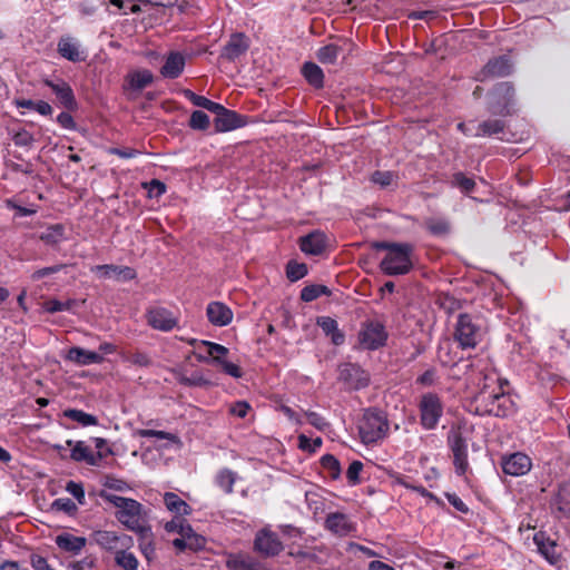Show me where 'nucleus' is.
<instances>
[{
    "mask_svg": "<svg viewBox=\"0 0 570 570\" xmlns=\"http://www.w3.org/2000/svg\"><path fill=\"white\" fill-rule=\"evenodd\" d=\"M86 542V538L76 537L68 532H63L56 537V544L58 548L73 554L79 553L85 548Z\"/></svg>",
    "mask_w": 570,
    "mask_h": 570,
    "instance_id": "nucleus-30",
    "label": "nucleus"
},
{
    "mask_svg": "<svg viewBox=\"0 0 570 570\" xmlns=\"http://www.w3.org/2000/svg\"><path fill=\"white\" fill-rule=\"evenodd\" d=\"M302 71L307 82L314 88L320 89L324 86L323 70L316 63L305 62Z\"/></svg>",
    "mask_w": 570,
    "mask_h": 570,
    "instance_id": "nucleus-34",
    "label": "nucleus"
},
{
    "mask_svg": "<svg viewBox=\"0 0 570 570\" xmlns=\"http://www.w3.org/2000/svg\"><path fill=\"white\" fill-rule=\"evenodd\" d=\"M180 382L187 386H206L209 381L199 373H194L188 377H183Z\"/></svg>",
    "mask_w": 570,
    "mask_h": 570,
    "instance_id": "nucleus-59",
    "label": "nucleus"
},
{
    "mask_svg": "<svg viewBox=\"0 0 570 570\" xmlns=\"http://www.w3.org/2000/svg\"><path fill=\"white\" fill-rule=\"evenodd\" d=\"M451 185L458 187L462 193L469 194L475 187V181L473 178L465 176L463 173L459 171L453 174Z\"/></svg>",
    "mask_w": 570,
    "mask_h": 570,
    "instance_id": "nucleus-49",
    "label": "nucleus"
},
{
    "mask_svg": "<svg viewBox=\"0 0 570 570\" xmlns=\"http://www.w3.org/2000/svg\"><path fill=\"white\" fill-rule=\"evenodd\" d=\"M454 340L462 348H473L482 340V328L472 315L460 314L454 330Z\"/></svg>",
    "mask_w": 570,
    "mask_h": 570,
    "instance_id": "nucleus-8",
    "label": "nucleus"
},
{
    "mask_svg": "<svg viewBox=\"0 0 570 570\" xmlns=\"http://www.w3.org/2000/svg\"><path fill=\"white\" fill-rule=\"evenodd\" d=\"M45 85L51 89L59 102L68 110L77 108V101L72 88L65 80H45Z\"/></svg>",
    "mask_w": 570,
    "mask_h": 570,
    "instance_id": "nucleus-26",
    "label": "nucleus"
},
{
    "mask_svg": "<svg viewBox=\"0 0 570 570\" xmlns=\"http://www.w3.org/2000/svg\"><path fill=\"white\" fill-rule=\"evenodd\" d=\"M307 265L305 263H297L289 261L286 265V276L291 282H297L307 275Z\"/></svg>",
    "mask_w": 570,
    "mask_h": 570,
    "instance_id": "nucleus-47",
    "label": "nucleus"
},
{
    "mask_svg": "<svg viewBox=\"0 0 570 570\" xmlns=\"http://www.w3.org/2000/svg\"><path fill=\"white\" fill-rule=\"evenodd\" d=\"M330 294H331V291L326 286L318 285V284H312V285L305 286L301 291V299L303 302H312L322 295H330Z\"/></svg>",
    "mask_w": 570,
    "mask_h": 570,
    "instance_id": "nucleus-45",
    "label": "nucleus"
},
{
    "mask_svg": "<svg viewBox=\"0 0 570 570\" xmlns=\"http://www.w3.org/2000/svg\"><path fill=\"white\" fill-rule=\"evenodd\" d=\"M200 344L207 347L208 355L213 358L214 362L219 364L222 361H224L223 357L228 354V348L218 343L202 341Z\"/></svg>",
    "mask_w": 570,
    "mask_h": 570,
    "instance_id": "nucleus-51",
    "label": "nucleus"
},
{
    "mask_svg": "<svg viewBox=\"0 0 570 570\" xmlns=\"http://www.w3.org/2000/svg\"><path fill=\"white\" fill-rule=\"evenodd\" d=\"M322 466L328 472L330 476L334 480L341 475L340 461L332 454H325L321 458Z\"/></svg>",
    "mask_w": 570,
    "mask_h": 570,
    "instance_id": "nucleus-50",
    "label": "nucleus"
},
{
    "mask_svg": "<svg viewBox=\"0 0 570 570\" xmlns=\"http://www.w3.org/2000/svg\"><path fill=\"white\" fill-rule=\"evenodd\" d=\"M305 415L308 423L320 431H325L330 426V423L325 420V417L316 412L307 411L305 412Z\"/></svg>",
    "mask_w": 570,
    "mask_h": 570,
    "instance_id": "nucleus-55",
    "label": "nucleus"
},
{
    "mask_svg": "<svg viewBox=\"0 0 570 570\" xmlns=\"http://www.w3.org/2000/svg\"><path fill=\"white\" fill-rule=\"evenodd\" d=\"M328 236L320 230H313L297 240L298 247L307 256H321L328 247Z\"/></svg>",
    "mask_w": 570,
    "mask_h": 570,
    "instance_id": "nucleus-17",
    "label": "nucleus"
},
{
    "mask_svg": "<svg viewBox=\"0 0 570 570\" xmlns=\"http://www.w3.org/2000/svg\"><path fill=\"white\" fill-rule=\"evenodd\" d=\"M250 40L243 32L233 33L226 45L223 47L220 58L228 61H235L240 56L245 55L249 49Z\"/></svg>",
    "mask_w": 570,
    "mask_h": 570,
    "instance_id": "nucleus-20",
    "label": "nucleus"
},
{
    "mask_svg": "<svg viewBox=\"0 0 570 570\" xmlns=\"http://www.w3.org/2000/svg\"><path fill=\"white\" fill-rule=\"evenodd\" d=\"M165 530L167 532L179 533L181 537L194 535V531L190 524L183 517L179 515H176L175 518H173V520L167 522L165 524Z\"/></svg>",
    "mask_w": 570,
    "mask_h": 570,
    "instance_id": "nucleus-40",
    "label": "nucleus"
},
{
    "mask_svg": "<svg viewBox=\"0 0 570 570\" xmlns=\"http://www.w3.org/2000/svg\"><path fill=\"white\" fill-rule=\"evenodd\" d=\"M208 322L217 327H224L232 323L233 311L222 302H210L206 307Z\"/></svg>",
    "mask_w": 570,
    "mask_h": 570,
    "instance_id": "nucleus-24",
    "label": "nucleus"
},
{
    "mask_svg": "<svg viewBox=\"0 0 570 570\" xmlns=\"http://www.w3.org/2000/svg\"><path fill=\"white\" fill-rule=\"evenodd\" d=\"M504 121L500 119H489L478 125L475 137H490L504 130Z\"/></svg>",
    "mask_w": 570,
    "mask_h": 570,
    "instance_id": "nucleus-35",
    "label": "nucleus"
},
{
    "mask_svg": "<svg viewBox=\"0 0 570 570\" xmlns=\"http://www.w3.org/2000/svg\"><path fill=\"white\" fill-rule=\"evenodd\" d=\"M317 325L322 328L326 336L331 337V341L335 345L344 343L345 336L338 328L336 320L330 316H321L317 318Z\"/></svg>",
    "mask_w": 570,
    "mask_h": 570,
    "instance_id": "nucleus-31",
    "label": "nucleus"
},
{
    "mask_svg": "<svg viewBox=\"0 0 570 570\" xmlns=\"http://www.w3.org/2000/svg\"><path fill=\"white\" fill-rule=\"evenodd\" d=\"M91 272L99 274L104 278L115 277L124 282L132 281L137 277V273L132 267L114 264L96 265L91 268Z\"/></svg>",
    "mask_w": 570,
    "mask_h": 570,
    "instance_id": "nucleus-25",
    "label": "nucleus"
},
{
    "mask_svg": "<svg viewBox=\"0 0 570 570\" xmlns=\"http://www.w3.org/2000/svg\"><path fill=\"white\" fill-rule=\"evenodd\" d=\"M338 380L352 390L363 389L370 382L368 374L354 363H343L338 366Z\"/></svg>",
    "mask_w": 570,
    "mask_h": 570,
    "instance_id": "nucleus-16",
    "label": "nucleus"
},
{
    "mask_svg": "<svg viewBox=\"0 0 570 570\" xmlns=\"http://www.w3.org/2000/svg\"><path fill=\"white\" fill-rule=\"evenodd\" d=\"M363 466H364L363 463L358 460H355L350 464V466L346 471V479H347L348 484L356 485V484L361 483L360 474L363 470Z\"/></svg>",
    "mask_w": 570,
    "mask_h": 570,
    "instance_id": "nucleus-52",
    "label": "nucleus"
},
{
    "mask_svg": "<svg viewBox=\"0 0 570 570\" xmlns=\"http://www.w3.org/2000/svg\"><path fill=\"white\" fill-rule=\"evenodd\" d=\"M395 174L393 171H390V170H386V171H381V170H376L372 174L371 176V180L376 184V185H380L381 187H387L390 186L393 180L395 179Z\"/></svg>",
    "mask_w": 570,
    "mask_h": 570,
    "instance_id": "nucleus-54",
    "label": "nucleus"
},
{
    "mask_svg": "<svg viewBox=\"0 0 570 570\" xmlns=\"http://www.w3.org/2000/svg\"><path fill=\"white\" fill-rule=\"evenodd\" d=\"M57 122L65 129L75 130L77 125L73 117L66 111L60 112L57 116Z\"/></svg>",
    "mask_w": 570,
    "mask_h": 570,
    "instance_id": "nucleus-62",
    "label": "nucleus"
},
{
    "mask_svg": "<svg viewBox=\"0 0 570 570\" xmlns=\"http://www.w3.org/2000/svg\"><path fill=\"white\" fill-rule=\"evenodd\" d=\"M324 528L337 537H347L356 531V523L345 513L332 512L327 514Z\"/></svg>",
    "mask_w": 570,
    "mask_h": 570,
    "instance_id": "nucleus-19",
    "label": "nucleus"
},
{
    "mask_svg": "<svg viewBox=\"0 0 570 570\" xmlns=\"http://www.w3.org/2000/svg\"><path fill=\"white\" fill-rule=\"evenodd\" d=\"M514 88L510 82H500L491 91V101L489 104V111L499 115L508 116L511 114L513 105Z\"/></svg>",
    "mask_w": 570,
    "mask_h": 570,
    "instance_id": "nucleus-10",
    "label": "nucleus"
},
{
    "mask_svg": "<svg viewBox=\"0 0 570 570\" xmlns=\"http://www.w3.org/2000/svg\"><path fill=\"white\" fill-rule=\"evenodd\" d=\"M146 320L150 327L161 332H170L178 324V318L173 312L161 306L149 307L146 312Z\"/></svg>",
    "mask_w": 570,
    "mask_h": 570,
    "instance_id": "nucleus-18",
    "label": "nucleus"
},
{
    "mask_svg": "<svg viewBox=\"0 0 570 570\" xmlns=\"http://www.w3.org/2000/svg\"><path fill=\"white\" fill-rule=\"evenodd\" d=\"M71 307V302H60L57 299H51L46 303V311L49 313H57L62 311H68Z\"/></svg>",
    "mask_w": 570,
    "mask_h": 570,
    "instance_id": "nucleus-61",
    "label": "nucleus"
},
{
    "mask_svg": "<svg viewBox=\"0 0 570 570\" xmlns=\"http://www.w3.org/2000/svg\"><path fill=\"white\" fill-rule=\"evenodd\" d=\"M502 471L511 476H523L532 469L531 458L523 452H514L501 456Z\"/></svg>",
    "mask_w": 570,
    "mask_h": 570,
    "instance_id": "nucleus-15",
    "label": "nucleus"
},
{
    "mask_svg": "<svg viewBox=\"0 0 570 570\" xmlns=\"http://www.w3.org/2000/svg\"><path fill=\"white\" fill-rule=\"evenodd\" d=\"M360 344L365 350L374 351L386 343L387 332L380 322H367L358 334Z\"/></svg>",
    "mask_w": 570,
    "mask_h": 570,
    "instance_id": "nucleus-13",
    "label": "nucleus"
},
{
    "mask_svg": "<svg viewBox=\"0 0 570 570\" xmlns=\"http://www.w3.org/2000/svg\"><path fill=\"white\" fill-rule=\"evenodd\" d=\"M357 430L361 442L365 445H372L387 436L390 423L382 410L367 407L358 420Z\"/></svg>",
    "mask_w": 570,
    "mask_h": 570,
    "instance_id": "nucleus-4",
    "label": "nucleus"
},
{
    "mask_svg": "<svg viewBox=\"0 0 570 570\" xmlns=\"http://www.w3.org/2000/svg\"><path fill=\"white\" fill-rule=\"evenodd\" d=\"M425 228L434 236H444L450 233V223L444 218H430L425 222Z\"/></svg>",
    "mask_w": 570,
    "mask_h": 570,
    "instance_id": "nucleus-43",
    "label": "nucleus"
},
{
    "mask_svg": "<svg viewBox=\"0 0 570 570\" xmlns=\"http://www.w3.org/2000/svg\"><path fill=\"white\" fill-rule=\"evenodd\" d=\"M164 503L168 511L179 517L188 515L191 512L190 505L174 492L164 494Z\"/></svg>",
    "mask_w": 570,
    "mask_h": 570,
    "instance_id": "nucleus-32",
    "label": "nucleus"
},
{
    "mask_svg": "<svg viewBox=\"0 0 570 570\" xmlns=\"http://www.w3.org/2000/svg\"><path fill=\"white\" fill-rule=\"evenodd\" d=\"M130 549L124 548L115 554V563L122 570H138L139 561Z\"/></svg>",
    "mask_w": 570,
    "mask_h": 570,
    "instance_id": "nucleus-36",
    "label": "nucleus"
},
{
    "mask_svg": "<svg viewBox=\"0 0 570 570\" xmlns=\"http://www.w3.org/2000/svg\"><path fill=\"white\" fill-rule=\"evenodd\" d=\"M466 367H475L476 373L471 374L469 381L474 387L472 395H483L491 393H499V390L508 386V381L500 377V375L491 368L480 367L476 364H469Z\"/></svg>",
    "mask_w": 570,
    "mask_h": 570,
    "instance_id": "nucleus-6",
    "label": "nucleus"
},
{
    "mask_svg": "<svg viewBox=\"0 0 570 570\" xmlns=\"http://www.w3.org/2000/svg\"><path fill=\"white\" fill-rule=\"evenodd\" d=\"M128 361L131 364L141 366V367L149 366L151 364L150 357L146 353H142V352H136V353L131 354L128 357Z\"/></svg>",
    "mask_w": 570,
    "mask_h": 570,
    "instance_id": "nucleus-63",
    "label": "nucleus"
},
{
    "mask_svg": "<svg viewBox=\"0 0 570 570\" xmlns=\"http://www.w3.org/2000/svg\"><path fill=\"white\" fill-rule=\"evenodd\" d=\"M417 410L422 429L435 430L444 413V402L438 393L425 392L419 399Z\"/></svg>",
    "mask_w": 570,
    "mask_h": 570,
    "instance_id": "nucleus-5",
    "label": "nucleus"
},
{
    "mask_svg": "<svg viewBox=\"0 0 570 570\" xmlns=\"http://www.w3.org/2000/svg\"><path fill=\"white\" fill-rule=\"evenodd\" d=\"M446 443L452 452L455 473L460 476L464 475L470 465L468 460V441L461 425L450 429Z\"/></svg>",
    "mask_w": 570,
    "mask_h": 570,
    "instance_id": "nucleus-7",
    "label": "nucleus"
},
{
    "mask_svg": "<svg viewBox=\"0 0 570 570\" xmlns=\"http://www.w3.org/2000/svg\"><path fill=\"white\" fill-rule=\"evenodd\" d=\"M65 267H66L65 264H58V265H53V266L43 267V268L35 271L31 275V278H32V281H39L49 275L59 273Z\"/></svg>",
    "mask_w": 570,
    "mask_h": 570,
    "instance_id": "nucleus-56",
    "label": "nucleus"
},
{
    "mask_svg": "<svg viewBox=\"0 0 570 570\" xmlns=\"http://www.w3.org/2000/svg\"><path fill=\"white\" fill-rule=\"evenodd\" d=\"M136 435L140 438H156L159 440H167L171 443H179V438L170 432L166 431H158V430H150V429H138L136 431Z\"/></svg>",
    "mask_w": 570,
    "mask_h": 570,
    "instance_id": "nucleus-46",
    "label": "nucleus"
},
{
    "mask_svg": "<svg viewBox=\"0 0 570 570\" xmlns=\"http://www.w3.org/2000/svg\"><path fill=\"white\" fill-rule=\"evenodd\" d=\"M154 80L153 73L149 70H138L128 76L129 86L135 90H142L149 86Z\"/></svg>",
    "mask_w": 570,
    "mask_h": 570,
    "instance_id": "nucleus-39",
    "label": "nucleus"
},
{
    "mask_svg": "<svg viewBox=\"0 0 570 570\" xmlns=\"http://www.w3.org/2000/svg\"><path fill=\"white\" fill-rule=\"evenodd\" d=\"M218 108L219 109H215L213 111V114H215L214 125L216 132L235 130L237 128L244 127L247 124L246 116L227 109L220 104H218Z\"/></svg>",
    "mask_w": 570,
    "mask_h": 570,
    "instance_id": "nucleus-14",
    "label": "nucleus"
},
{
    "mask_svg": "<svg viewBox=\"0 0 570 570\" xmlns=\"http://www.w3.org/2000/svg\"><path fill=\"white\" fill-rule=\"evenodd\" d=\"M469 411L475 415H493L497 417H508L515 412V404L505 387L499 390V393L483 395H471Z\"/></svg>",
    "mask_w": 570,
    "mask_h": 570,
    "instance_id": "nucleus-2",
    "label": "nucleus"
},
{
    "mask_svg": "<svg viewBox=\"0 0 570 570\" xmlns=\"http://www.w3.org/2000/svg\"><path fill=\"white\" fill-rule=\"evenodd\" d=\"M137 534L139 535L138 546L141 553L148 561H151L155 557L154 534L151 528H146L137 532Z\"/></svg>",
    "mask_w": 570,
    "mask_h": 570,
    "instance_id": "nucleus-33",
    "label": "nucleus"
},
{
    "mask_svg": "<svg viewBox=\"0 0 570 570\" xmlns=\"http://www.w3.org/2000/svg\"><path fill=\"white\" fill-rule=\"evenodd\" d=\"M445 498L448 499L449 503L459 512H469L468 505L455 493H445Z\"/></svg>",
    "mask_w": 570,
    "mask_h": 570,
    "instance_id": "nucleus-64",
    "label": "nucleus"
},
{
    "mask_svg": "<svg viewBox=\"0 0 570 570\" xmlns=\"http://www.w3.org/2000/svg\"><path fill=\"white\" fill-rule=\"evenodd\" d=\"M253 550L263 558H274L283 552L284 544L276 532L264 527L255 534Z\"/></svg>",
    "mask_w": 570,
    "mask_h": 570,
    "instance_id": "nucleus-9",
    "label": "nucleus"
},
{
    "mask_svg": "<svg viewBox=\"0 0 570 570\" xmlns=\"http://www.w3.org/2000/svg\"><path fill=\"white\" fill-rule=\"evenodd\" d=\"M184 96L196 107L204 108L210 112H213L215 109L218 108V102L212 101L210 99L206 98L205 96H200L195 94L194 91L186 89L184 91Z\"/></svg>",
    "mask_w": 570,
    "mask_h": 570,
    "instance_id": "nucleus-41",
    "label": "nucleus"
},
{
    "mask_svg": "<svg viewBox=\"0 0 570 570\" xmlns=\"http://www.w3.org/2000/svg\"><path fill=\"white\" fill-rule=\"evenodd\" d=\"M92 540L104 550L116 554L124 548H132L134 539L126 533L109 530H98L92 533Z\"/></svg>",
    "mask_w": 570,
    "mask_h": 570,
    "instance_id": "nucleus-12",
    "label": "nucleus"
},
{
    "mask_svg": "<svg viewBox=\"0 0 570 570\" xmlns=\"http://www.w3.org/2000/svg\"><path fill=\"white\" fill-rule=\"evenodd\" d=\"M372 247L385 250L380 269L389 276L405 275L413 268L412 255L414 246L410 243L375 242Z\"/></svg>",
    "mask_w": 570,
    "mask_h": 570,
    "instance_id": "nucleus-1",
    "label": "nucleus"
},
{
    "mask_svg": "<svg viewBox=\"0 0 570 570\" xmlns=\"http://www.w3.org/2000/svg\"><path fill=\"white\" fill-rule=\"evenodd\" d=\"M66 443L68 446H72L70 458L73 461L86 462L89 465H97L99 460L112 453L110 449H107L106 453L99 451L97 454H94L83 441L73 442L72 440H68Z\"/></svg>",
    "mask_w": 570,
    "mask_h": 570,
    "instance_id": "nucleus-22",
    "label": "nucleus"
},
{
    "mask_svg": "<svg viewBox=\"0 0 570 570\" xmlns=\"http://www.w3.org/2000/svg\"><path fill=\"white\" fill-rule=\"evenodd\" d=\"M438 376L434 368H429L416 379V384L422 386H433L436 383Z\"/></svg>",
    "mask_w": 570,
    "mask_h": 570,
    "instance_id": "nucleus-58",
    "label": "nucleus"
},
{
    "mask_svg": "<svg viewBox=\"0 0 570 570\" xmlns=\"http://www.w3.org/2000/svg\"><path fill=\"white\" fill-rule=\"evenodd\" d=\"M12 140L18 147H31L35 142V137L27 129H19L12 135Z\"/></svg>",
    "mask_w": 570,
    "mask_h": 570,
    "instance_id": "nucleus-53",
    "label": "nucleus"
},
{
    "mask_svg": "<svg viewBox=\"0 0 570 570\" xmlns=\"http://www.w3.org/2000/svg\"><path fill=\"white\" fill-rule=\"evenodd\" d=\"M225 566L228 570H271L259 560L246 552H232L226 556Z\"/></svg>",
    "mask_w": 570,
    "mask_h": 570,
    "instance_id": "nucleus-21",
    "label": "nucleus"
},
{
    "mask_svg": "<svg viewBox=\"0 0 570 570\" xmlns=\"http://www.w3.org/2000/svg\"><path fill=\"white\" fill-rule=\"evenodd\" d=\"M342 49L337 45L330 43L318 49L317 59L322 63H334Z\"/></svg>",
    "mask_w": 570,
    "mask_h": 570,
    "instance_id": "nucleus-44",
    "label": "nucleus"
},
{
    "mask_svg": "<svg viewBox=\"0 0 570 570\" xmlns=\"http://www.w3.org/2000/svg\"><path fill=\"white\" fill-rule=\"evenodd\" d=\"M189 127L194 130H207L210 125V120L207 114L202 110H195L191 112L189 122Z\"/></svg>",
    "mask_w": 570,
    "mask_h": 570,
    "instance_id": "nucleus-48",
    "label": "nucleus"
},
{
    "mask_svg": "<svg viewBox=\"0 0 570 570\" xmlns=\"http://www.w3.org/2000/svg\"><path fill=\"white\" fill-rule=\"evenodd\" d=\"M533 542L538 553L551 566L560 569L563 563L562 551L558 542L544 531H538L533 535Z\"/></svg>",
    "mask_w": 570,
    "mask_h": 570,
    "instance_id": "nucleus-11",
    "label": "nucleus"
},
{
    "mask_svg": "<svg viewBox=\"0 0 570 570\" xmlns=\"http://www.w3.org/2000/svg\"><path fill=\"white\" fill-rule=\"evenodd\" d=\"M66 491L70 493L80 504L85 503V490L81 483L69 481Z\"/></svg>",
    "mask_w": 570,
    "mask_h": 570,
    "instance_id": "nucleus-57",
    "label": "nucleus"
},
{
    "mask_svg": "<svg viewBox=\"0 0 570 570\" xmlns=\"http://www.w3.org/2000/svg\"><path fill=\"white\" fill-rule=\"evenodd\" d=\"M512 71V63L505 56L495 57L490 59L480 72L479 79L481 81L487 78L505 77Z\"/></svg>",
    "mask_w": 570,
    "mask_h": 570,
    "instance_id": "nucleus-23",
    "label": "nucleus"
},
{
    "mask_svg": "<svg viewBox=\"0 0 570 570\" xmlns=\"http://www.w3.org/2000/svg\"><path fill=\"white\" fill-rule=\"evenodd\" d=\"M65 236V227L61 224L50 225L45 232L39 235V239L46 245H57Z\"/></svg>",
    "mask_w": 570,
    "mask_h": 570,
    "instance_id": "nucleus-38",
    "label": "nucleus"
},
{
    "mask_svg": "<svg viewBox=\"0 0 570 570\" xmlns=\"http://www.w3.org/2000/svg\"><path fill=\"white\" fill-rule=\"evenodd\" d=\"M57 49L62 58L71 62L86 60V55L79 49V42L71 37H61L58 41Z\"/></svg>",
    "mask_w": 570,
    "mask_h": 570,
    "instance_id": "nucleus-29",
    "label": "nucleus"
},
{
    "mask_svg": "<svg viewBox=\"0 0 570 570\" xmlns=\"http://www.w3.org/2000/svg\"><path fill=\"white\" fill-rule=\"evenodd\" d=\"M185 65V56L179 51H171L167 55L160 68V75L167 79H176L183 73Z\"/></svg>",
    "mask_w": 570,
    "mask_h": 570,
    "instance_id": "nucleus-27",
    "label": "nucleus"
},
{
    "mask_svg": "<svg viewBox=\"0 0 570 570\" xmlns=\"http://www.w3.org/2000/svg\"><path fill=\"white\" fill-rule=\"evenodd\" d=\"M104 498L118 509L116 518L128 530L137 533L146 528H150L144 512V507L138 501L116 494H106Z\"/></svg>",
    "mask_w": 570,
    "mask_h": 570,
    "instance_id": "nucleus-3",
    "label": "nucleus"
},
{
    "mask_svg": "<svg viewBox=\"0 0 570 570\" xmlns=\"http://www.w3.org/2000/svg\"><path fill=\"white\" fill-rule=\"evenodd\" d=\"M66 360L78 366H88L92 364H101L105 357L97 352L88 351L82 347L73 346L69 348Z\"/></svg>",
    "mask_w": 570,
    "mask_h": 570,
    "instance_id": "nucleus-28",
    "label": "nucleus"
},
{
    "mask_svg": "<svg viewBox=\"0 0 570 570\" xmlns=\"http://www.w3.org/2000/svg\"><path fill=\"white\" fill-rule=\"evenodd\" d=\"M249 409H250V406L247 402L238 401L230 405L229 413L239 419H244L247 415Z\"/></svg>",
    "mask_w": 570,
    "mask_h": 570,
    "instance_id": "nucleus-60",
    "label": "nucleus"
},
{
    "mask_svg": "<svg viewBox=\"0 0 570 570\" xmlns=\"http://www.w3.org/2000/svg\"><path fill=\"white\" fill-rule=\"evenodd\" d=\"M63 416L77 422L81 426H94L98 424V419L95 415L86 413L82 410L67 409L63 411Z\"/></svg>",
    "mask_w": 570,
    "mask_h": 570,
    "instance_id": "nucleus-37",
    "label": "nucleus"
},
{
    "mask_svg": "<svg viewBox=\"0 0 570 570\" xmlns=\"http://www.w3.org/2000/svg\"><path fill=\"white\" fill-rule=\"evenodd\" d=\"M235 481L236 473L229 469H223L216 475L217 485L228 494L233 492Z\"/></svg>",
    "mask_w": 570,
    "mask_h": 570,
    "instance_id": "nucleus-42",
    "label": "nucleus"
}]
</instances>
